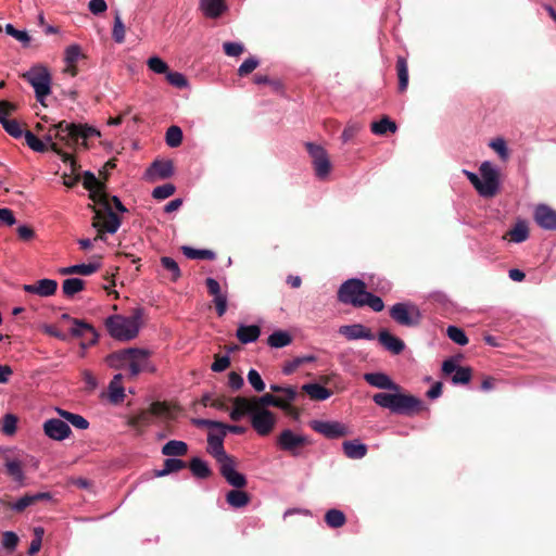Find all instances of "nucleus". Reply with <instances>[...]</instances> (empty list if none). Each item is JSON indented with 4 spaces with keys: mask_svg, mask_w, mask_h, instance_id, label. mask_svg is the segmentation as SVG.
Here are the masks:
<instances>
[{
    "mask_svg": "<svg viewBox=\"0 0 556 556\" xmlns=\"http://www.w3.org/2000/svg\"><path fill=\"white\" fill-rule=\"evenodd\" d=\"M364 380L372 387L383 390H390L394 393L380 392L372 396L376 405L388 408L392 413L400 415H414L426 407L421 400L412 395L400 393L401 386L395 383L388 375L383 372H367Z\"/></svg>",
    "mask_w": 556,
    "mask_h": 556,
    "instance_id": "nucleus-1",
    "label": "nucleus"
},
{
    "mask_svg": "<svg viewBox=\"0 0 556 556\" xmlns=\"http://www.w3.org/2000/svg\"><path fill=\"white\" fill-rule=\"evenodd\" d=\"M93 136H100V131L93 127L87 125H80L75 123H67L62 121L53 125L48 132L43 136V142L48 144L49 150H52L61 156L63 163L72 166V170L75 172L78 167L77 161L68 153L64 152L54 139L63 142L67 147H72L79 141L86 147V140Z\"/></svg>",
    "mask_w": 556,
    "mask_h": 556,
    "instance_id": "nucleus-2",
    "label": "nucleus"
},
{
    "mask_svg": "<svg viewBox=\"0 0 556 556\" xmlns=\"http://www.w3.org/2000/svg\"><path fill=\"white\" fill-rule=\"evenodd\" d=\"M143 309L135 308L129 316L113 315L106 318L105 326L111 334L116 340L129 341L135 339L141 326Z\"/></svg>",
    "mask_w": 556,
    "mask_h": 556,
    "instance_id": "nucleus-3",
    "label": "nucleus"
},
{
    "mask_svg": "<svg viewBox=\"0 0 556 556\" xmlns=\"http://www.w3.org/2000/svg\"><path fill=\"white\" fill-rule=\"evenodd\" d=\"M149 352L143 349L129 348L110 354L106 357L108 364L113 368L128 367L129 375L136 377L147 361Z\"/></svg>",
    "mask_w": 556,
    "mask_h": 556,
    "instance_id": "nucleus-4",
    "label": "nucleus"
},
{
    "mask_svg": "<svg viewBox=\"0 0 556 556\" xmlns=\"http://www.w3.org/2000/svg\"><path fill=\"white\" fill-rule=\"evenodd\" d=\"M88 208L94 213L92 227L98 231L94 240H104L105 232L115 233L121 227L122 219L112 211L111 205L98 208L94 204H88Z\"/></svg>",
    "mask_w": 556,
    "mask_h": 556,
    "instance_id": "nucleus-5",
    "label": "nucleus"
},
{
    "mask_svg": "<svg viewBox=\"0 0 556 556\" xmlns=\"http://www.w3.org/2000/svg\"><path fill=\"white\" fill-rule=\"evenodd\" d=\"M21 77L29 83L35 90L37 101L45 104V99L51 93L52 77L47 66L36 64Z\"/></svg>",
    "mask_w": 556,
    "mask_h": 556,
    "instance_id": "nucleus-6",
    "label": "nucleus"
},
{
    "mask_svg": "<svg viewBox=\"0 0 556 556\" xmlns=\"http://www.w3.org/2000/svg\"><path fill=\"white\" fill-rule=\"evenodd\" d=\"M367 292L366 283L363 280L352 278L340 286L338 301L354 307H363L362 301H364Z\"/></svg>",
    "mask_w": 556,
    "mask_h": 556,
    "instance_id": "nucleus-7",
    "label": "nucleus"
},
{
    "mask_svg": "<svg viewBox=\"0 0 556 556\" xmlns=\"http://www.w3.org/2000/svg\"><path fill=\"white\" fill-rule=\"evenodd\" d=\"M389 313L395 323L405 327H417L422 319L419 307L410 302L395 303Z\"/></svg>",
    "mask_w": 556,
    "mask_h": 556,
    "instance_id": "nucleus-8",
    "label": "nucleus"
},
{
    "mask_svg": "<svg viewBox=\"0 0 556 556\" xmlns=\"http://www.w3.org/2000/svg\"><path fill=\"white\" fill-rule=\"evenodd\" d=\"M479 172L481 175V185L478 187L479 194L484 198L494 197L500 187L498 170L489 161H485L480 165Z\"/></svg>",
    "mask_w": 556,
    "mask_h": 556,
    "instance_id": "nucleus-9",
    "label": "nucleus"
},
{
    "mask_svg": "<svg viewBox=\"0 0 556 556\" xmlns=\"http://www.w3.org/2000/svg\"><path fill=\"white\" fill-rule=\"evenodd\" d=\"M83 178V186L89 191V199L92 200L93 204H98L101 207L110 205L109 194L105 191V182L99 180L94 174L89 170L84 173Z\"/></svg>",
    "mask_w": 556,
    "mask_h": 556,
    "instance_id": "nucleus-10",
    "label": "nucleus"
},
{
    "mask_svg": "<svg viewBox=\"0 0 556 556\" xmlns=\"http://www.w3.org/2000/svg\"><path fill=\"white\" fill-rule=\"evenodd\" d=\"M306 149L312 157L316 176L319 179H325L331 170V163L326 150L323 147L311 142L306 143Z\"/></svg>",
    "mask_w": 556,
    "mask_h": 556,
    "instance_id": "nucleus-11",
    "label": "nucleus"
},
{
    "mask_svg": "<svg viewBox=\"0 0 556 556\" xmlns=\"http://www.w3.org/2000/svg\"><path fill=\"white\" fill-rule=\"evenodd\" d=\"M251 426L260 435H268L277 421L276 415L268 409H257L251 416Z\"/></svg>",
    "mask_w": 556,
    "mask_h": 556,
    "instance_id": "nucleus-12",
    "label": "nucleus"
},
{
    "mask_svg": "<svg viewBox=\"0 0 556 556\" xmlns=\"http://www.w3.org/2000/svg\"><path fill=\"white\" fill-rule=\"evenodd\" d=\"M309 443L304 435L295 434L292 430H283L277 438V445L280 450L299 455V450Z\"/></svg>",
    "mask_w": 556,
    "mask_h": 556,
    "instance_id": "nucleus-13",
    "label": "nucleus"
},
{
    "mask_svg": "<svg viewBox=\"0 0 556 556\" xmlns=\"http://www.w3.org/2000/svg\"><path fill=\"white\" fill-rule=\"evenodd\" d=\"M311 428L327 439H338L350 434L349 428L339 421L313 420Z\"/></svg>",
    "mask_w": 556,
    "mask_h": 556,
    "instance_id": "nucleus-14",
    "label": "nucleus"
},
{
    "mask_svg": "<svg viewBox=\"0 0 556 556\" xmlns=\"http://www.w3.org/2000/svg\"><path fill=\"white\" fill-rule=\"evenodd\" d=\"M225 431L218 430V433L212 431L207 434V453L212 455L216 462L220 465L225 462H229L232 457L228 455L224 448Z\"/></svg>",
    "mask_w": 556,
    "mask_h": 556,
    "instance_id": "nucleus-15",
    "label": "nucleus"
},
{
    "mask_svg": "<svg viewBox=\"0 0 556 556\" xmlns=\"http://www.w3.org/2000/svg\"><path fill=\"white\" fill-rule=\"evenodd\" d=\"M71 333L73 337L83 339L81 348L84 349L96 344L99 337L98 332L90 324L80 319H73V327L71 329Z\"/></svg>",
    "mask_w": 556,
    "mask_h": 556,
    "instance_id": "nucleus-16",
    "label": "nucleus"
},
{
    "mask_svg": "<svg viewBox=\"0 0 556 556\" xmlns=\"http://www.w3.org/2000/svg\"><path fill=\"white\" fill-rule=\"evenodd\" d=\"M45 434L54 441H63L72 434V430L67 422L59 418H51L43 422Z\"/></svg>",
    "mask_w": 556,
    "mask_h": 556,
    "instance_id": "nucleus-17",
    "label": "nucleus"
},
{
    "mask_svg": "<svg viewBox=\"0 0 556 556\" xmlns=\"http://www.w3.org/2000/svg\"><path fill=\"white\" fill-rule=\"evenodd\" d=\"M442 372L446 376L454 372L452 377V382L454 384H467L472 376L470 367L457 366L453 358H448L443 362Z\"/></svg>",
    "mask_w": 556,
    "mask_h": 556,
    "instance_id": "nucleus-18",
    "label": "nucleus"
},
{
    "mask_svg": "<svg viewBox=\"0 0 556 556\" xmlns=\"http://www.w3.org/2000/svg\"><path fill=\"white\" fill-rule=\"evenodd\" d=\"M220 475L225 480L236 489H242L247 485L248 481L244 475L236 470V459L231 457L229 462L219 465Z\"/></svg>",
    "mask_w": 556,
    "mask_h": 556,
    "instance_id": "nucleus-19",
    "label": "nucleus"
},
{
    "mask_svg": "<svg viewBox=\"0 0 556 556\" xmlns=\"http://www.w3.org/2000/svg\"><path fill=\"white\" fill-rule=\"evenodd\" d=\"M5 473L20 486H24L26 477L24 472V463L18 457H12L8 454L3 456Z\"/></svg>",
    "mask_w": 556,
    "mask_h": 556,
    "instance_id": "nucleus-20",
    "label": "nucleus"
},
{
    "mask_svg": "<svg viewBox=\"0 0 556 556\" xmlns=\"http://www.w3.org/2000/svg\"><path fill=\"white\" fill-rule=\"evenodd\" d=\"M534 220L541 228L556 230V211L546 204L535 207Z\"/></svg>",
    "mask_w": 556,
    "mask_h": 556,
    "instance_id": "nucleus-21",
    "label": "nucleus"
},
{
    "mask_svg": "<svg viewBox=\"0 0 556 556\" xmlns=\"http://www.w3.org/2000/svg\"><path fill=\"white\" fill-rule=\"evenodd\" d=\"M230 401L233 403V408L229 413V417L232 421H239L247 414L251 417L256 408L254 406L253 397L248 399L244 396H237L230 399Z\"/></svg>",
    "mask_w": 556,
    "mask_h": 556,
    "instance_id": "nucleus-22",
    "label": "nucleus"
},
{
    "mask_svg": "<svg viewBox=\"0 0 556 556\" xmlns=\"http://www.w3.org/2000/svg\"><path fill=\"white\" fill-rule=\"evenodd\" d=\"M338 332L345 337L348 340L375 339L372 331L362 324L343 325L339 328Z\"/></svg>",
    "mask_w": 556,
    "mask_h": 556,
    "instance_id": "nucleus-23",
    "label": "nucleus"
},
{
    "mask_svg": "<svg viewBox=\"0 0 556 556\" xmlns=\"http://www.w3.org/2000/svg\"><path fill=\"white\" fill-rule=\"evenodd\" d=\"M58 282L53 279H40L33 285H24L23 290L27 293L38 294L39 296H51L56 292Z\"/></svg>",
    "mask_w": 556,
    "mask_h": 556,
    "instance_id": "nucleus-24",
    "label": "nucleus"
},
{
    "mask_svg": "<svg viewBox=\"0 0 556 556\" xmlns=\"http://www.w3.org/2000/svg\"><path fill=\"white\" fill-rule=\"evenodd\" d=\"M379 343L392 354L399 355L405 349V343L400 338L393 336L389 330L382 329L378 333Z\"/></svg>",
    "mask_w": 556,
    "mask_h": 556,
    "instance_id": "nucleus-25",
    "label": "nucleus"
},
{
    "mask_svg": "<svg viewBox=\"0 0 556 556\" xmlns=\"http://www.w3.org/2000/svg\"><path fill=\"white\" fill-rule=\"evenodd\" d=\"M174 174V164L172 161H154L147 170V175L151 178L157 177L166 179L172 177Z\"/></svg>",
    "mask_w": 556,
    "mask_h": 556,
    "instance_id": "nucleus-26",
    "label": "nucleus"
},
{
    "mask_svg": "<svg viewBox=\"0 0 556 556\" xmlns=\"http://www.w3.org/2000/svg\"><path fill=\"white\" fill-rule=\"evenodd\" d=\"M344 455L350 459H361L367 454V445L361 443L359 440L344 441L342 443Z\"/></svg>",
    "mask_w": 556,
    "mask_h": 556,
    "instance_id": "nucleus-27",
    "label": "nucleus"
},
{
    "mask_svg": "<svg viewBox=\"0 0 556 556\" xmlns=\"http://www.w3.org/2000/svg\"><path fill=\"white\" fill-rule=\"evenodd\" d=\"M153 421L152 413L148 409H142L138 414L132 415L128 419V425L136 429V431L140 434L144 431L147 427H149Z\"/></svg>",
    "mask_w": 556,
    "mask_h": 556,
    "instance_id": "nucleus-28",
    "label": "nucleus"
},
{
    "mask_svg": "<svg viewBox=\"0 0 556 556\" xmlns=\"http://www.w3.org/2000/svg\"><path fill=\"white\" fill-rule=\"evenodd\" d=\"M260 336L261 327L257 325H240L236 331V337L242 344L255 342Z\"/></svg>",
    "mask_w": 556,
    "mask_h": 556,
    "instance_id": "nucleus-29",
    "label": "nucleus"
},
{
    "mask_svg": "<svg viewBox=\"0 0 556 556\" xmlns=\"http://www.w3.org/2000/svg\"><path fill=\"white\" fill-rule=\"evenodd\" d=\"M201 9L205 16L219 17L227 9L224 0H201Z\"/></svg>",
    "mask_w": 556,
    "mask_h": 556,
    "instance_id": "nucleus-30",
    "label": "nucleus"
},
{
    "mask_svg": "<svg viewBox=\"0 0 556 556\" xmlns=\"http://www.w3.org/2000/svg\"><path fill=\"white\" fill-rule=\"evenodd\" d=\"M302 391L306 393L311 400L325 401L329 399L332 391L323 387L319 383H306L302 387Z\"/></svg>",
    "mask_w": 556,
    "mask_h": 556,
    "instance_id": "nucleus-31",
    "label": "nucleus"
},
{
    "mask_svg": "<svg viewBox=\"0 0 556 556\" xmlns=\"http://www.w3.org/2000/svg\"><path fill=\"white\" fill-rule=\"evenodd\" d=\"M188 453V445L184 441L170 440L162 447V454L168 457L185 456Z\"/></svg>",
    "mask_w": 556,
    "mask_h": 556,
    "instance_id": "nucleus-32",
    "label": "nucleus"
},
{
    "mask_svg": "<svg viewBox=\"0 0 556 556\" xmlns=\"http://www.w3.org/2000/svg\"><path fill=\"white\" fill-rule=\"evenodd\" d=\"M31 505H34V498H31L30 494H25L15 503H10L3 498H0V510L2 511H4L5 509H13L20 514Z\"/></svg>",
    "mask_w": 556,
    "mask_h": 556,
    "instance_id": "nucleus-33",
    "label": "nucleus"
},
{
    "mask_svg": "<svg viewBox=\"0 0 556 556\" xmlns=\"http://www.w3.org/2000/svg\"><path fill=\"white\" fill-rule=\"evenodd\" d=\"M100 263H89V264H77L68 267L62 268L60 271L62 275H83L89 276L100 268Z\"/></svg>",
    "mask_w": 556,
    "mask_h": 556,
    "instance_id": "nucleus-34",
    "label": "nucleus"
},
{
    "mask_svg": "<svg viewBox=\"0 0 556 556\" xmlns=\"http://www.w3.org/2000/svg\"><path fill=\"white\" fill-rule=\"evenodd\" d=\"M189 469L198 479H207L213 475V471L208 467L207 463L199 457H193L189 462Z\"/></svg>",
    "mask_w": 556,
    "mask_h": 556,
    "instance_id": "nucleus-35",
    "label": "nucleus"
},
{
    "mask_svg": "<svg viewBox=\"0 0 556 556\" xmlns=\"http://www.w3.org/2000/svg\"><path fill=\"white\" fill-rule=\"evenodd\" d=\"M396 73L399 79V92L403 93L408 87V64L404 56H397Z\"/></svg>",
    "mask_w": 556,
    "mask_h": 556,
    "instance_id": "nucleus-36",
    "label": "nucleus"
},
{
    "mask_svg": "<svg viewBox=\"0 0 556 556\" xmlns=\"http://www.w3.org/2000/svg\"><path fill=\"white\" fill-rule=\"evenodd\" d=\"M226 501L231 507L241 508L250 503L251 497L247 492L236 489L226 494Z\"/></svg>",
    "mask_w": 556,
    "mask_h": 556,
    "instance_id": "nucleus-37",
    "label": "nucleus"
},
{
    "mask_svg": "<svg viewBox=\"0 0 556 556\" xmlns=\"http://www.w3.org/2000/svg\"><path fill=\"white\" fill-rule=\"evenodd\" d=\"M509 237V240L516 243L523 242L529 237V228L525 220H519L516 225L504 236Z\"/></svg>",
    "mask_w": 556,
    "mask_h": 556,
    "instance_id": "nucleus-38",
    "label": "nucleus"
},
{
    "mask_svg": "<svg viewBox=\"0 0 556 556\" xmlns=\"http://www.w3.org/2000/svg\"><path fill=\"white\" fill-rule=\"evenodd\" d=\"M123 376L117 374L113 377L109 384L110 400L113 403H121L125 397L124 388L122 386Z\"/></svg>",
    "mask_w": 556,
    "mask_h": 556,
    "instance_id": "nucleus-39",
    "label": "nucleus"
},
{
    "mask_svg": "<svg viewBox=\"0 0 556 556\" xmlns=\"http://www.w3.org/2000/svg\"><path fill=\"white\" fill-rule=\"evenodd\" d=\"M254 406L257 409H267V406H274L277 408L283 407L282 402L283 399L280 396H275L270 393H266L260 397H253Z\"/></svg>",
    "mask_w": 556,
    "mask_h": 556,
    "instance_id": "nucleus-40",
    "label": "nucleus"
},
{
    "mask_svg": "<svg viewBox=\"0 0 556 556\" xmlns=\"http://www.w3.org/2000/svg\"><path fill=\"white\" fill-rule=\"evenodd\" d=\"M187 467L186 462L178 458H166L163 464V469L156 471V477H165L170 473L177 472Z\"/></svg>",
    "mask_w": 556,
    "mask_h": 556,
    "instance_id": "nucleus-41",
    "label": "nucleus"
},
{
    "mask_svg": "<svg viewBox=\"0 0 556 556\" xmlns=\"http://www.w3.org/2000/svg\"><path fill=\"white\" fill-rule=\"evenodd\" d=\"M86 282L79 278H68L62 283V292L66 298H73L85 289Z\"/></svg>",
    "mask_w": 556,
    "mask_h": 556,
    "instance_id": "nucleus-42",
    "label": "nucleus"
},
{
    "mask_svg": "<svg viewBox=\"0 0 556 556\" xmlns=\"http://www.w3.org/2000/svg\"><path fill=\"white\" fill-rule=\"evenodd\" d=\"M292 342V337L282 330L274 331L267 339V344L271 348L280 349L289 345Z\"/></svg>",
    "mask_w": 556,
    "mask_h": 556,
    "instance_id": "nucleus-43",
    "label": "nucleus"
},
{
    "mask_svg": "<svg viewBox=\"0 0 556 556\" xmlns=\"http://www.w3.org/2000/svg\"><path fill=\"white\" fill-rule=\"evenodd\" d=\"M370 129L375 135H386L388 131L395 132L397 126L388 116H384L380 121L371 123Z\"/></svg>",
    "mask_w": 556,
    "mask_h": 556,
    "instance_id": "nucleus-44",
    "label": "nucleus"
},
{
    "mask_svg": "<svg viewBox=\"0 0 556 556\" xmlns=\"http://www.w3.org/2000/svg\"><path fill=\"white\" fill-rule=\"evenodd\" d=\"M182 253L190 260H208L213 261L216 258V254L211 250H197L191 247H182Z\"/></svg>",
    "mask_w": 556,
    "mask_h": 556,
    "instance_id": "nucleus-45",
    "label": "nucleus"
},
{
    "mask_svg": "<svg viewBox=\"0 0 556 556\" xmlns=\"http://www.w3.org/2000/svg\"><path fill=\"white\" fill-rule=\"evenodd\" d=\"M325 521L330 528L337 529L345 525L346 518L343 511L332 508L326 513Z\"/></svg>",
    "mask_w": 556,
    "mask_h": 556,
    "instance_id": "nucleus-46",
    "label": "nucleus"
},
{
    "mask_svg": "<svg viewBox=\"0 0 556 556\" xmlns=\"http://www.w3.org/2000/svg\"><path fill=\"white\" fill-rule=\"evenodd\" d=\"M161 264L163 268L168 271L170 281L176 282L181 277L178 263L174 258L169 256H162Z\"/></svg>",
    "mask_w": 556,
    "mask_h": 556,
    "instance_id": "nucleus-47",
    "label": "nucleus"
},
{
    "mask_svg": "<svg viewBox=\"0 0 556 556\" xmlns=\"http://www.w3.org/2000/svg\"><path fill=\"white\" fill-rule=\"evenodd\" d=\"M182 130L178 126H170L165 135L166 144L170 148H177L182 142Z\"/></svg>",
    "mask_w": 556,
    "mask_h": 556,
    "instance_id": "nucleus-48",
    "label": "nucleus"
},
{
    "mask_svg": "<svg viewBox=\"0 0 556 556\" xmlns=\"http://www.w3.org/2000/svg\"><path fill=\"white\" fill-rule=\"evenodd\" d=\"M27 146L36 152H47L49 150L48 144L43 140L36 137L31 131L26 130L24 134Z\"/></svg>",
    "mask_w": 556,
    "mask_h": 556,
    "instance_id": "nucleus-49",
    "label": "nucleus"
},
{
    "mask_svg": "<svg viewBox=\"0 0 556 556\" xmlns=\"http://www.w3.org/2000/svg\"><path fill=\"white\" fill-rule=\"evenodd\" d=\"M126 28L118 13L114 16V25L112 29V37L115 42L123 43L125 41Z\"/></svg>",
    "mask_w": 556,
    "mask_h": 556,
    "instance_id": "nucleus-50",
    "label": "nucleus"
},
{
    "mask_svg": "<svg viewBox=\"0 0 556 556\" xmlns=\"http://www.w3.org/2000/svg\"><path fill=\"white\" fill-rule=\"evenodd\" d=\"M45 534V530L41 527H36L34 529V539L30 542L29 548L27 551L28 555L34 556L37 554L42 545V538Z\"/></svg>",
    "mask_w": 556,
    "mask_h": 556,
    "instance_id": "nucleus-51",
    "label": "nucleus"
},
{
    "mask_svg": "<svg viewBox=\"0 0 556 556\" xmlns=\"http://www.w3.org/2000/svg\"><path fill=\"white\" fill-rule=\"evenodd\" d=\"M447 337L455 343L459 345H466L468 343V338L465 331L456 326H448L446 330Z\"/></svg>",
    "mask_w": 556,
    "mask_h": 556,
    "instance_id": "nucleus-52",
    "label": "nucleus"
},
{
    "mask_svg": "<svg viewBox=\"0 0 556 556\" xmlns=\"http://www.w3.org/2000/svg\"><path fill=\"white\" fill-rule=\"evenodd\" d=\"M5 33L13 38H15L17 41L22 42L24 47H27L30 42V36L25 30H18L16 29L12 24L5 25Z\"/></svg>",
    "mask_w": 556,
    "mask_h": 556,
    "instance_id": "nucleus-53",
    "label": "nucleus"
},
{
    "mask_svg": "<svg viewBox=\"0 0 556 556\" xmlns=\"http://www.w3.org/2000/svg\"><path fill=\"white\" fill-rule=\"evenodd\" d=\"M254 83L257 85H268L273 91L279 92L282 89V84L278 79H271L267 75L256 74L253 78Z\"/></svg>",
    "mask_w": 556,
    "mask_h": 556,
    "instance_id": "nucleus-54",
    "label": "nucleus"
},
{
    "mask_svg": "<svg viewBox=\"0 0 556 556\" xmlns=\"http://www.w3.org/2000/svg\"><path fill=\"white\" fill-rule=\"evenodd\" d=\"M4 130L13 138H21L23 136V129L21 124L16 119H7L0 123Z\"/></svg>",
    "mask_w": 556,
    "mask_h": 556,
    "instance_id": "nucleus-55",
    "label": "nucleus"
},
{
    "mask_svg": "<svg viewBox=\"0 0 556 556\" xmlns=\"http://www.w3.org/2000/svg\"><path fill=\"white\" fill-rule=\"evenodd\" d=\"M175 190L176 188L173 184H165L154 188L152 191V197L156 200H164L173 195Z\"/></svg>",
    "mask_w": 556,
    "mask_h": 556,
    "instance_id": "nucleus-56",
    "label": "nucleus"
},
{
    "mask_svg": "<svg viewBox=\"0 0 556 556\" xmlns=\"http://www.w3.org/2000/svg\"><path fill=\"white\" fill-rule=\"evenodd\" d=\"M489 146L498 154L501 160L506 161L509 157L507 144L503 138L492 140Z\"/></svg>",
    "mask_w": 556,
    "mask_h": 556,
    "instance_id": "nucleus-57",
    "label": "nucleus"
},
{
    "mask_svg": "<svg viewBox=\"0 0 556 556\" xmlns=\"http://www.w3.org/2000/svg\"><path fill=\"white\" fill-rule=\"evenodd\" d=\"M363 306H369L374 312H381L384 308V303L381 298L367 292L364 301H362Z\"/></svg>",
    "mask_w": 556,
    "mask_h": 556,
    "instance_id": "nucleus-58",
    "label": "nucleus"
},
{
    "mask_svg": "<svg viewBox=\"0 0 556 556\" xmlns=\"http://www.w3.org/2000/svg\"><path fill=\"white\" fill-rule=\"evenodd\" d=\"M81 56L84 54L78 45H71L65 49L64 61L66 64L77 63Z\"/></svg>",
    "mask_w": 556,
    "mask_h": 556,
    "instance_id": "nucleus-59",
    "label": "nucleus"
},
{
    "mask_svg": "<svg viewBox=\"0 0 556 556\" xmlns=\"http://www.w3.org/2000/svg\"><path fill=\"white\" fill-rule=\"evenodd\" d=\"M147 65L149 70L156 74H166L168 72V65L159 56L150 58Z\"/></svg>",
    "mask_w": 556,
    "mask_h": 556,
    "instance_id": "nucleus-60",
    "label": "nucleus"
},
{
    "mask_svg": "<svg viewBox=\"0 0 556 556\" xmlns=\"http://www.w3.org/2000/svg\"><path fill=\"white\" fill-rule=\"evenodd\" d=\"M17 418L15 415L7 414L2 419V432L7 435H12L16 431Z\"/></svg>",
    "mask_w": 556,
    "mask_h": 556,
    "instance_id": "nucleus-61",
    "label": "nucleus"
},
{
    "mask_svg": "<svg viewBox=\"0 0 556 556\" xmlns=\"http://www.w3.org/2000/svg\"><path fill=\"white\" fill-rule=\"evenodd\" d=\"M166 80L174 87H177L179 89L186 88L188 86L187 78L178 72H167L166 73Z\"/></svg>",
    "mask_w": 556,
    "mask_h": 556,
    "instance_id": "nucleus-62",
    "label": "nucleus"
},
{
    "mask_svg": "<svg viewBox=\"0 0 556 556\" xmlns=\"http://www.w3.org/2000/svg\"><path fill=\"white\" fill-rule=\"evenodd\" d=\"M18 536L15 532L13 531H5L3 532L2 534V546L8 549L9 552H12L15 549V547L17 546L18 544Z\"/></svg>",
    "mask_w": 556,
    "mask_h": 556,
    "instance_id": "nucleus-63",
    "label": "nucleus"
},
{
    "mask_svg": "<svg viewBox=\"0 0 556 556\" xmlns=\"http://www.w3.org/2000/svg\"><path fill=\"white\" fill-rule=\"evenodd\" d=\"M248 380H249L250 384L255 389V391H257V392L264 391L265 383L257 370L250 369V371L248 372Z\"/></svg>",
    "mask_w": 556,
    "mask_h": 556,
    "instance_id": "nucleus-64",
    "label": "nucleus"
}]
</instances>
